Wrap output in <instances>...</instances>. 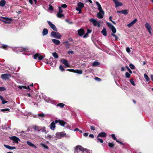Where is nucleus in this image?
<instances>
[{
	"label": "nucleus",
	"mask_w": 153,
	"mask_h": 153,
	"mask_svg": "<svg viewBox=\"0 0 153 153\" xmlns=\"http://www.w3.org/2000/svg\"><path fill=\"white\" fill-rule=\"evenodd\" d=\"M29 2L31 5H33L36 4L37 0H29Z\"/></svg>",
	"instance_id": "27"
},
{
	"label": "nucleus",
	"mask_w": 153,
	"mask_h": 153,
	"mask_svg": "<svg viewBox=\"0 0 153 153\" xmlns=\"http://www.w3.org/2000/svg\"><path fill=\"white\" fill-rule=\"evenodd\" d=\"M56 137L58 138H61L66 135V133L64 132H58L56 133Z\"/></svg>",
	"instance_id": "7"
},
{
	"label": "nucleus",
	"mask_w": 153,
	"mask_h": 153,
	"mask_svg": "<svg viewBox=\"0 0 153 153\" xmlns=\"http://www.w3.org/2000/svg\"><path fill=\"white\" fill-rule=\"evenodd\" d=\"M10 139L17 143H18V141L20 140L16 136H13L10 137Z\"/></svg>",
	"instance_id": "16"
},
{
	"label": "nucleus",
	"mask_w": 153,
	"mask_h": 153,
	"mask_svg": "<svg viewBox=\"0 0 153 153\" xmlns=\"http://www.w3.org/2000/svg\"><path fill=\"white\" fill-rule=\"evenodd\" d=\"M51 35L52 37L59 39L61 37V36L59 33L55 31H52L51 33Z\"/></svg>",
	"instance_id": "2"
},
{
	"label": "nucleus",
	"mask_w": 153,
	"mask_h": 153,
	"mask_svg": "<svg viewBox=\"0 0 153 153\" xmlns=\"http://www.w3.org/2000/svg\"><path fill=\"white\" fill-rule=\"evenodd\" d=\"M57 105V106H59L61 108H62L64 106L65 104L63 103H59Z\"/></svg>",
	"instance_id": "46"
},
{
	"label": "nucleus",
	"mask_w": 153,
	"mask_h": 153,
	"mask_svg": "<svg viewBox=\"0 0 153 153\" xmlns=\"http://www.w3.org/2000/svg\"><path fill=\"white\" fill-rule=\"evenodd\" d=\"M107 24L110 28H111L114 27V26L110 23L107 22Z\"/></svg>",
	"instance_id": "41"
},
{
	"label": "nucleus",
	"mask_w": 153,
	"mask_h": 153,
	"mask_svg": "<svg viewBox=\"0 0 153 153\" xmlns=\"http://www.w3.org/2000/svg\"><path fill=\"white\" fill-rule=\"evenodd\" d=\"M111 136L112 138L114 139V140H116L117 142L119 143H120L121 144L123 145V144L121 142L119 141L118 140H117V139L115 136V135L114 134H112Z\"/></svg>",
	"instance_id": "21"
},
{
	"label": "nucleus",
	"mask_w": 153,
	"mask_h": 153,
	"mask_svg": "<svg viewBox=\"0 0 153 153\" xmlns=\"http://www.w3.org/2000/svg\"><path fill=\"white\" fill-rule=\"evenodd\" d=\"M84 33V31L82 29H80L78 30V35L80 36H82Z\"/></svg>",
	"instance_id": "18"
},
{
	"label": "nucleus",
	"mask_w": 153,
	"mask_h": 153,
	"mask_svg": "<svg viewBox=\"0 0 153 153\" xmlns=\"http://www.w3.org/2000/svg\"><path fill=\"white\" fill-rule=\"evenodd\" d=\"M52 42L56 45H59L60 43V41L58 40L55 39H52Z\"/></svg>",
	"instance_id": "19"
},
{
	"label": "nucleus",
	"mask_w": 153,
	"mask_h": 153,
	"mask_svg": "<svg viewBox=\"0 0 153 153\" xmlns=\"http://www.w3.org/2000/svg\"><path fill=\"white\" fill-rule=\"evenodd\" d=\"M1 18L3 19L4 20V21H3L7 23H9L11 22L12 20L11 18H8L4 17H1Z\"/></svg>",
	"instance_id": "12"
},
{
	"label": "nucleus",
	"mask_w": 153,
	"mask_h": 153,
	"mask_svg": "<svg viewBox=\"0 0 153 153\" xmlns=\"http://www.w3.org/2000/svg\"><path fill=\"white\" fill-rule=\"evenodd\" d=\"M6 89L3 87H0V91H4Z\"/></svg>",
	"instance_id": "56"
},
{
	"label": "nucleus",
	"mask_w": 153,
	"mask_h": 153,
	"mask_svg": "<svg viewBox=\"0 0 153 153\" xmlns=\"http://www.w3.org/2000/svg\"><path fill=\"white\" fill-rule=\"evenodd\" d=\"M0 48L6 50L8 49V46L7 45H1V46L0 47Z\"/></svg>",
	"instance_id": "32"
},
{
	"label": "nucleus",
	"mask_w": 153,
	"mask_h": 153,
	"mask_svg": "<svg viewBox=\"0 0 153 153\" xmlns=\"http://www.w3.org/2000/svg\"><path fill=\"white\" fill-rule=\"evenodd\" d=\"M48 23L51 27L55 31H57V30L55 26L52 24V23L50 21H48Z\"/></svg>",
	"instance_id": "10"
},
{
	"label": "nucleus",
	"mask_w": 153,
	"mask_h": 153,
	"mask_svg": "<svg viewBox=\"0 0 153 153\" xmlns=\"http://www.w3.org/2000/svg\"><path fill=\"white\" fill-rule=\"evenodd\" d=\"M107 134H106L104 132H101L98 135V137H105L106 136Z\"/></svg>",
	"instance_id": "20"
},
{
	"label": "nucleus",
	"mask_w": 153,
	"mask_h": 153,
	"mask_svg": "<svg viewBox=\"0 0 153 153\" xmlns=\"http://www.w3.org/2000/svg\"><path fill=\"white\" fill-rule=\"evenodd\" d=\"M0 99L1 100L3 104H4L7 102V101L5 100L2 97L1 95H0Z\"/></svg>",
	"instance_id": "30"
},
{
	"label": "nucleus",
	"mask_w": 153,
	"mask_h": 153,
	"mask_svg": "<svg viewBox=\"0 0 153 153\" xmlns=\"http://www.w3.org/2000/svg\"><path fill=\"white\" fill-rule=\"evenodd\" d=\"M13 50L17 52H18V51H26L28 50V48L27 47L24 48L22 47H16L15 48H13Z\"/></svg>",
	"instance_id": "3"
},
{
	"label": "nucleus",
	"mask_w": 153,
	"mask_h": 153,
	"mask_svg": "<svg viewBox=\"0 0 153 153\" xmlns=\"http://www.w3.org/2000/svg\"><path fill=\"white\" fill-rule=\"evenodd\" d=\"M5 1L4 0H2L0 2V6L1 7H3L5 5Z\"/></svg>",
	"instance_id": "28"
},
{
	"label": "nucleus",
	"mask_w": 153,
	"mask_h": 153,
	"mask_svg": "<svg viewBox=\"0 0 153 153\" xmlns=\"http://www.w3.org/2000/svg\"><path fill=\"white\" fill-rule=\"evenodd\" d=\"M67 7V5L66 4H62V5L61 7H60L61 8L62 7L63 8H65Z\"/></svg>",
	"instance_id": "54"
},
{
	"label": "nucleus",
	"mask_w": 153,
	"mask_h": 153,
	"mask_svg": "<svg viewBox=\"0 0 153 153\" xmlns=\"http://www.w3.org/2000/svg\"><path fill=\"white\" fill-rule=\"evenodd\" d=\"M125 76L126 77L129 78L130 76V75L128 73L126 72V73Z\"/></svg>",
	"instance_id": "49"
},
{
	"label": "nucleus",
	"mask_w": 153,
	"mask_h": 153,
	"mask_svg": "<svg viewBox=\"0 0 153 153\" xmlns=\"http://www.w3.org/2000/svg\"><path fill=\"white\" fill-rule=\"evenodd\" d=\"M129 67L131 68L132 69H134L135 68L134 66L132 64H130L129 65Z\"/></svg>",
	"instance_id": "48"
},
{
	"label": "nucleus",
	"mask_w": 153,
	"mask_h": 153,
	"mask_svg": "<svg viewBox=\"0 0 153 153\" xmlns=\"http://www.w3.org/2000/svg\"><path fill=\"white\" fill-rule=\"evenodd\" d=\"M114 146V145L112 143H108V146L110 147H112Z\"/></svg>",
	"instance_id": "53"
},
{
	"label": "nucleus",
	"mask_w": 153,
	"mask_h": 153,
	"mask_svg": "<svg viewBox=\"0 0 153 153\" xmlns=\"http://www.w3.org/2000/svg\"><path fill=\"white\" fill-rule=\"evenodd\" d=\"M43 58V57L38 53L33 55V58L36 59H38L39 60H41Z\"/></svg>",
	"instance_id": "9"
},
{
	"label": "nucleus",
	"mask_w": 153,
	"mask_h": 153,
	"mask_svg": "<svg viewBox=\"0 0 153 153\" xmlns=\"http://www.w3.org/2000/svg\"><path fill=\"white\" fill-rule=\"evenodd\" d=\"M58 123H59L60 125L63 126L65 124V123L63 121L61 120H58Z\"/></svg>",
	"instance_id": "25"
},
{
	"label": "nucleus",
	"mask_w": 153,
	"mask_h": 153,
	"mask_svg": "<svg viewBox=\"0 0 153 153\" xmlns=\"http://www.w3.org/2000/svg\"><path fill=\"white\" fill-rule=\"evenodd\" d=\"M61 62L62 63L64 64L65 66L68 67H69L70 66L67 60L65 59H62L61 60Z\"/></svg>",
	"instance_id": "15"
},
{
	"label": "nucleus",
	"mask_w": 153,
	"mask_h": 153,
	"mask_svg": "<svg viewBox=\"0 0 153 153\" xmlns=\"http://www.w3.org/2000/svg\"><path fill=\"white\" fill-rule=\"evenodd\" d=\"M42 33L43 36L47 35L48 33V29L46 28L44 29L42 31Z\"/></svg>",
	"instance_id": "22"
},
{
	"label": "nucleus",
	"mask_w": 153,
	"mask_h": 153,
	"mask_svg": "<svg viewBox=\"0 0 153 153\" xmlns=\"http://www.w3.org/2000/svg\"><path fill=\"white\" fill-rule=\"evenodd\" d=\"M63 43H65V46L67 48H69L70 46V43L68 42H63Z\"/></svg>",
	"instance_id": "33"
},
{
	"label": "nucleus",
	"mask_w": 153,
	"mask_h": 153,
	"mask_svg": "<svg viewBox=\"0 0 153 153\" xmlns=\"http://www.w3.org/2000/svg\"><path fill=\"white\" fill-rule=\"evenodd\" d=\"M49 9L50 10H51V11L53 10V7L52 6V5L51 4H50L49 5Z\"/></svg>",
	"instance_id": "50"
},
{
	"label": "nucleus",
	"mask_w": 153,
	"mask_h": 153,
	"mask_svg": "<svg viewBox=\"0 0 153 153\" xmlns=\"http://www.w3.org/2000/svg\"><path fill=\"white\" fill-rule=\"evenodd\" d=\"M88 33H87L84 35V36H83V37L84 38H86L88 36Z\"/></svg>",
	"instance_id": "62"
},
{
	"label": "nucleus",
	"mask_w": 153,
	"mask_h": 153,
	"mask_svg": "<svg viewBox=\"0 0 153 153\" xmlns=\"http://www.w3.org/2000/svg\"><path fill=\"white\" fill-rule=\"evenodd\" d=\"M40 127L37 126H35L33 127V129L35 130H36L39 131Z\"/></svg>",
	"instance_id": "45"
},
{
	"label": "nucleus",
	"mask_w": 153,
	"mask_h": 153,
	"mask_svg": "<svg viewBox=\"0 0 153 153\" xmlns=\"http://www.w3.org/2000/svg\"><path fill=\"white\" fill-rule=\"evenodd\" d=\"M10 111V109L8 108L3 109L1 110V111L2 112H9Z\"/></svg>",
	"instance_id": "42"
},
{
	"label": "nucleus",
	"mask_w": 153,
	"mask_h": 153,
	"mask_svg": "<svg viewBox=\"0 0 153 153\" xmlns=\"http://www.w3.org/2000/svg\"><path fill=\"white\" fill-rule=\"evenodd\" d=\"M90 22H92L94 26H97L100 27V22L97 21L95 19L93 18H91L89 19Z\"/></svg>",
	"instance_id": "4"
},
{
	"label": "nucleus",
	"mask_w": 153,
	"mask_h": 153,
	"mask_svg": "<svg viewBox=\"0 0 153 153\" xmlns=\"http://www.w3.org/2000/svg\"><path fill=\"white\" fill-rule=\"evenodd\" d=\"M101 33L105 36H106L107 35V31L106 29L104 27L103 29V30L101 32Z\"/></svg>",
	"instance_id": "23"
},
{
	"label": "nucleus",
	"mask_w": 153,
	"mask_h": 153,
	"mask_svg": "<svg viewBox=\"0 0 153 153\" xmlns=\"http://www.w3.org/2000/svg\"><path fill=\"white\" fill-rule=\"evenodd\" d=\"M144 76L147 81H149V78L147 74H144Z\"/></svg>",
	"instance_id": "37"
},
{
	"label": "nucleus",
	"mask_w": 153,
	"mask_h": 153,
	"mask_svg": "<svg viewBox=\"0 0 153 153\" xmlns=\"http://www.w3.org/2000/svg\"><path fill=\"white\" fill-rule=\"evenodd\" d=\"M63 12V10L61 8V7H59V11L58 12L56 16H57L60 18H61L62 17H64V15L62 14Z\"/></svg>",
	"instance_id": "5"
},
{
	"label": "nucleus",
	"mask_w": 153,
	"mask_h": 153,
	"mask_svg": "<svg viewBox=\"0 0 153 153\" xmlns=\"http://www.w3.org/2000/svg\"><path fill=\"white\" fill-rule=\"evenodd\" d=\"M4 146L6 148L9 149H11V146H10L9 145H6L4 144Z\"/></svg>",
	"instance_id": "47"
},
{
	"label": "nucleus",
	"mask_w": 153,
	"mask_h": 153,
	"mask_svg": "<svg viewBox=\"0 0 153 153\" xmlns=\"http://www.w3.org/2000/svg\"><path fill=\"white\" fill-rule=\"evenodd\" d=\"M76 10L79 11V13H80L81 12V8L80 7H77L76 8Z\"/></svg>",
	"instance_id": "44"
},
{
	"label": "nucleus",
	"mask_w": 153,
	"mask_h": 153,
	"mask_svg": "<svg viewBox=\"0 0 153 153\" xmlns=\"http://www.w3.org/2000/svg\"><path fill=\"white\" fill-rule=\"evenodd\" d=\"M126 51L128 53H129L130 52V51H130V49L128 47H127L126 48Z\"/></svg>",
	"instance_id": "57"
},
{
	"label": "nucleus",
	"mask_w": 153,
	"mask_h": 153,
	"mask_svg": "<svg viewBox=\"0 0 153 153\" xmlns=\"http://www.w3.org/2000/svg\"><path fill=\"white\" fill-rule=\"evenodd\" d=\"M87 151V149H84L82 146L78 145L76 146L74 153H85Z\"/></svg>",
	"instance_id": "1"
},
{
	"label": "nucleus",
	"mask_w": 153,
	"mask_h": 153,
	"mask_svg": "<svg viewBox=\"0 0 153 153\" xmlns=\"http://www.w3.org/2000/svg\"><path fill=\"white\" fill-rule=\"evenodd\" d=\"M137 21L136 19H134L133 21L127 25V26L128 27H131Z\"/></svg>",
	"instance_id": "14"
},
{
	"label": "nucleus",
	"mask_w": 153,
	"mask_h": 153,
	"mask_svg": "<svg viewBox=\"0 0 153 153\" xmlns=\"http://www.w3.org/2000/svg\"><path fill=\"white\" fill-rule=\"evenodd\" d=\"M95 3L98 7V9L99 10V11H101V12H103V10L102 8L101 7V5H100V4L97 1H96Z\"/></svg>",
	"instance_id": "17"
},
{
	"label": "nucleus",
	"mask_w": 153,
	"mask_h": 153,
	"mask_svg": "<svg viewBox=\"0 0 153 153\" xmlns=\"http://www.w3.org/2000/svg\"><path fill=\"white\" fill-rule=\"evenodd\" d=\"M111 31L113 33H114L116 32V30L114 26L112 27L111 28Z\"/></svg>",
	"instance_id": "39"
},
{
	"label": "nucleus",
	"mask_w": 153,
	"mask_h": 153,
	"mask_svg": "<svg viewBox=\"0 0 153 153\" xmlns=\"http://www.w3.org/2000/svg\"><path fill=\"white\" fill-rule=\"evenodd\" d=\"M1 77L2 79L6 80L9 79L11 77V75L9 74H2Z\"/></svg>",
	"instance_id": "8"
},
{
	"label": "nucleus",
	"mask_w": 153,
	"mask_h": 153,
	"mask_svg": "<svg viewBox=\"0 0 153 153\" xmlns=\"http://www.w3.org/2000/svg\"><path fill=\"white\" fill-rule=\"evenodd\" d=\"M111 35L115 37V39L116 40H117L118 37H117L116 35L114 34V33H112Z\"/></svg>",
	"instance_id": "59"
},
{
	"label": "nucleus",
	"mask_w": 153,
	"mask_h": 153,
	"mask_svg": "<svg viewBox=\"0 0 153 153\" xmlns=\"http://www.w3.org/2000/svg\"><path fill=\"white\" fill-rule=\"evenodd\" d=\"M90 128H91V130H95V127H94L93 126H91Z\"/></svg>",
	"instance_id": "63"
},
{
	"label": "nucleus",
	"mask_w": 153,
	"mask_h": 153,
	"mask_svg": "<svg viewBox=\"0 0 153 153\" xmlns=\"http://www.w3.org/2000/svg\"><path fill=\"white\" fill-rule=\"evenodd\" d=\"M100 65V63L98 62H94L92 64V66H97Z\"/></svg>",
	"instance_id": "36"
},
{
	"label": "nucleus",
	"mask_w": 153,
	"mask_h": 153,
	"mask_svg": "<svg viewBox=\"0 0 153 153\" xmlns=\"http://www.w3.org/2000/svg\"><path fill=\"white\" fill-rule=\"evenodd\" d=\"M145 26L146 28L147 29L149 33L151 35L152 32L151 30H152V28L151 27V25L147 23H146Z\"/></svg>",
	"instance_id": "11"
},
{
	"label": "nucleus",
	"mask_w": 153,
	"mask_h": 153,
	"mask_svg": "<svg viewBox=\"0 0 153 153\" xmlns=\"http://www.w3.org/2000/svg\"><path fill=\"white\" fill-rule=\"evenodd\" d=\"M91 31H92L91 30L89 29H87V33L89 34V33H91Z\"/></svg>",
	"instance_id": "61"
},
{
	"label": "nucleus",
	"mask_w": 153,
	"mask_h": 153,
	"mask_svg": "<svg viewBox=\"0 0 153 153\" xmlns=\"http://www.w3.org/2000/svg\"><path fill=\"white\" fill-rule=\"evenodd\" d=\"M18 88L20 89H21L22 88L25 89H28L30 90L29 87V86H28L27 87H26L25 86H20L19 85L18 86Z\"/></svg>",
	"instance_id": "24"
},
{
	"label": "nucleus",
	"mask_w": 153,
	"mask_h": 153,
	"mask_svg": "<svg viewBox=\"0 0 153 153\" xmlns=\"http://www.w3.org/2000/svg\"><path fill=\"white\" fill-rule=\"evenodd\" d=\"M40 145L42 146L44 148L46 149H48V146L45 145L43 143H41Z\"/></svg>",
	"instance_id": "38"
},
{
	"label": "nucleus",
	"mask_w": 153,
	"mask_h": 153,
	"mask_svg": "<svg viewBox=\"0 0 153 153\" xmlns=\"http://www.w3.org/2000/svg\"><path fill=\"white\" fill-rule=\"evenodd\" d=\"M52 55L53 57L56 59H57L58 58V56L57 53L56 52L53 53Z\"/></svg>",
	"instance_id": "35"
},
{
	"label": "nucleus",
	"mask_w": 153,
	"mask_h": 153,
	"mask_svg": "<svg viewBox=\"0 0 153 153\" xmlns=\"http://www.w3.org/2000/svg\"><path fill=\"white\" fill-rule=\"evenodd\" d=\"M99 137H97V140L100 142V143H102L103 142V140L101 139H100V138H98Z\"/></svg>",
	"instance_id": "55"
},
{
	"label": "nucleus",
	"mask_w": 153,
	"mask_h": 153,
	"mask_svg": "<svg viewBox=\"0 0 153 153\" xmlns=\"http://www.w3.org/2000/svg\"><path fill=\"white\" fill-rule=\"evenodd\" d=\"M46 138L50 139L51 137V136L50 135H48L47 136H46L45 137Z\"/></svg>",
	"instance_id": "52"
},
{
	"label": "nucleus",
	"mask_w": 153,
	"mask_h": 153,
	"mask_svg": "<svg viewBox=\"0 0 153 153\" xmlns=\"http://www.w3.org/2000/svg\"><path fill=\"white\" fill-rule=\"evenodd\" d=\"M130 81L131 83L134 86H135V84L134 83V79H130Z\"/></svg>",
	"instance_id": "43"
},
{
	"label": "nucleus",
	"mask_w": 153,
	"mask_h": 153,
	"mask_svg": "<svg viewBox=\"0 0 153 153\" xmlns=\"http://www.w3.org/2000/svg\"><path fill=\"white\" fill-rule=\"evenodd\" d=\"M128 13V10H122V14L124 15H126Z\"/></svg>",
	"instance_id": "34"
},
{
	"label": "nucleus",
	"mask_w": 153,
	"mask_h": 153,
	"mask_svg": "<svg viewBox=\"0 0 153 153\" xmlns=\"http://www.w3.org/2000/svg\"><path fill=\"white\" fill-rule=\"evenodd\" d=\"M38 116L39 117H43L44 116V114L43 113L40 114H38Z\"/></svg>",
	"instance_id": "60"
},
{
	"label": "nucleus",
	"mask_w": 153,
	"mask_h": 153,
	"mask_svg": "<svg viewBox=\"0 0 153 153\" xmlns=\"http://www.w3.org/2000/svg\"><path fill=\"white\" fill-rule=\"evenodd\" d=\"M27 143L29 146H30L33 147L35 148H36V146H35L33 143H31L30 141H27Z\"/></svg>",
	"instance_id": "26"
},
{
	"label": "nucleus",
	"mask_w": 153,
	"mask_h": 153,
	"mask_svg": "<svg viewBox=\"0 0 153 153\" xmlns=\"http://www.w3.org/2000/svg\"><path fill=\"white\" fill-rule=\"evenodd\" d=\"M74 52L72 51H68V54H70V53L71 54H74Z\"/></svg>",
	"instance_id": "58"
},
{
	"label": "nucleus",
	"mask_w": 153,
	"mask_h": 153,
	"mask_svg": "<svg viewBox=\"0 0 153 153\" xmlns=\"http://www.w3.org/2000/svg\"><path fill=\"white\" fill-rule=\"evenodd\" d=\"M75 73L79 74H81L82 73V71L81 70H75Z\"/></svg>",
	"instance_id": "40"
},
{
	"label": "nucleus",
	"mask_w": 153,
	"mask_h": 153,
	"mask_svg": "<svg viewBox=\"0 0 153 153\" xmlns=\"http://www.w3.org/2000/svg\"><path fill=\"white\" fill-rule=\"evenodd\" d=\"M45 128H46L45 127H43L42 128L40 127V129L39 130V131H42V132H44L45 133H46L47 132L45 130Z\"/></svg>",
	"instance_id": "29"
},
{
	"label": "nucleus",
	"mask_w": 153,
	"mask_h": 153,
	"mask_svg": "<svg viewBox=\"0 0 153 153\" xmlns=\"http://www.w3.org/2000/svg\"><path fill=\"white\" fill-rule=\"evenodd\" d=\"M59 69H60V70L62 71H63L65 70L63 67L62 65H60L59 66Z\"/></svg>",
	"instance_id": "51"
},
{
	"label": "nucleus",
	"mask_w": 153,
	"mask_h": 153,
	"mask_svg": "<svg viewBox=\"0 0 153 153\" xmlns=\"http://www.w3.org/2000/svg\"><path fill=\"white\" fill-rule=\"evenodd\" d=\"M58 123V120H56L52 122L50 125V128L51 130H54L56 127L55 124Z\"/></svg>",
	"instance_id": "6"
},
{
	"label": "nucleus",
	"mask_w": 153,
	"mask_h": 153,
	"mask_svg": "<svg viewBox=\"0 0 153 153\" xmlns=\"http://www.w3.org/2000/svg\"><path fill=\"white\" fill-rule=\"evenodd\" d=\"M104 14V11L103 12L100 11L97 13V17L99 19H102L103 17V16Z\"/></svg>",
	"instance_id": "13"
},
{
	"label": "nucleus",
	"mask_w": 153,
	"mask_h": 153,
	"mask_svg": "<svg viewBox=\"0 0 153 153\" xmlns=\"http://www.w3.org/2000/svg\"><path fill=\"white\" fill-rule=\"evenodd\" d=\"M77 6L78 7H80L81 8L83 7L84 6V4L81 2H79L77 4Z\"/></svg>",
	"instance_id": "31"
},
{
	"label": "nucleus",
	"mask_w": 153,
	"mask_h": 153,
	"mask_svg": "<svg viewBox=\"0 0 153 153\" xmlns=\"http://www.w3.org/2000/svg\"><path fill=\"white\" fill-rule=\"evenodd\" d=\"M89 137H90L93 138L94 137V136L93 134H91L89 135Z\"/></svg>",
	"instance_id": "64"
}]
</instances>
